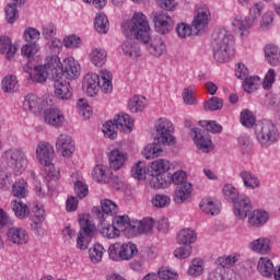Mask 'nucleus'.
<instances>
[{"label":"nucleus","mask_w":280,"mask_h":280,"mask_svg":"<svg viewBox=\"0 0 280 280\" xmlns=\"http://www.w3.org/2000/svg\"><path fill=\"white\" fill-rule=\"evenodd\" d=\"M255 121H257V119L255 118L253 112L244 109L241 113V124L245 126V128H253V126H255Z\"/></svg>","instance_id":"nucleus-60"},{"label":"nucleus","mask_w":280,"mask_h":280,"mask_svg":"<svg viewBox=\"0 0 280 280\" xmlns=\"http://www.w3.org/2000/svg\"><path fill=\"white\" fill-rule=\"evenodd\" d=\"M257 270L262 277L270 278L275 273V264H272V260L268 257H260Z\"/></svg>","instance_id":"nucleus-38"},{"label":"nucleus","mask_w":280,"mask_h":280,"mask_svg":"<svg viewBox=\"0 0 280 280\" xmlns=\"http://www.w3.org/2000/svg\"><path fill=\"white\" fill-rule=\"evenodd\" d=\"M38 51H40V44L36 43H26L21 48V54L23 58H34V56H36Z\"/></svg>","instance_id":"nucleus-52"},{"label":"nucleus","mask_w":280,"mask_h":280,"mask_svg":"<svg viewBox=\"0 0 280 280\" xmlns=\"http://www.w3.org/2000/svg\"><path fill=\"white\" fill-rule=\"evenodd\" d=\"M109 159V167L112 170H121V166L126 164V161H128V154L124 153L119 149H115L109 152L108 154Z\"/></svg>","instance_id":"nucleus-29"},{"label":"nucleus","mask_w":280,"mask_h":280,"mask_svg":"<svg viewBox=\"0 0 280 280\" xmlns=\"http://www.w3.org/2000/svg\"><path fill=\"white\" fill-rule=\"evenodd\" d=\"M12 194L15 198H25L27 196V182L25 179L16 180L12 186Z\"/></svg>","instance_id":"nucleus-50"},{"label":"nucleus","mask_w":280,"mask_h":280,"mask_svg":"<svg viewBox=\"0 0 280 280\" xmlns=\"http://www.w3.org/2000/svg\"><path fill=\"white\" fill-rule=\"evenodd\" d=\"M79 224L81 230L79 231L77 238V248L86 250V248H89V243L93 237L95 225L89 220V214H79Z\"/></svg>","instance_id":"nucleus-10"},{"label":"nucleus","mask_w":280,"mask_h":280,"mask_svg":"<svg viewBox=\"0 0 280 280\" xmlns=\"http://www.w3.org/2000/svg\"><path fill=\"white\" fill-rule=\"evenodd\" d=\"M240 261V254H232L229 256H221L215 260L217 266H221V268H232Z\"/></svg>","instance_id":"nucleus-47"},{"label":"nucleus","mask_w":280,"mask_h":280,"mask_svg":"<svg viewBox=\"0 0 280 280\" xmlns=\"http://www.w3.org/2000/svg\"><path fill=\"white\" fill-rule=\"evenodd\" d=\"M117 130L119 129L115 120H107L106 124L103 125V132L107 139H117Z\"/></svg>","instance_id":"nucleus-54"},{"label":"nucleus","mask_w":280,"mask_h":280,"mask_svg":"<svg viewBox=\"0 0 280 280\" xmlns=\"http://www.w3.org/2000/svg\"><path fill=\"white\" fill-rule=\"evenodd\" d=\"M55 95L59 100H71L73 92L71 91V84L61 78L55 80Z\"/></svg>","instance_id":"nucleus-25"},{"label":"nucleus","mask_w":280,"mask_h":280,"mask_svg":"<svg viewBox=\"0 0 280 280\" xmlns=\"http://www.w3.org/2000/svg\"><path fill=\"white\" fill-rule=\"evenodd\" d=\"M12 209L16 218H20V220H23L30 213V208H27V205L23 203L21 200H13Z\"/></svg>","instance_id":"nucleus-51"},{"label":"nucleus","mask_w":280,"mask_h":280,"mask_svg":"<svg viewBox=\"0 0 280 280\" xmlns=\"http://www.w3.org/2000/svg\"><path fill=\"white\" fill-rule=\"evenodd\" d=\"M114 226H116L117 231L121 233V231H126L132 237V221L128 215L116 217L113 220Z\"/></svg>","instance_id":"nucleus-42"},{"label":"nucleus","mask_w":280,"mask_h":280,"mask_svg":"<svg viewBox=\"0 0 280 280\" xmlns=\"http://www.w3.org/2000/svg\"><path fill=\"white\" fill-rule=\"evenodd\" d=\"M19 4L9 3L5 9V19L8 23H14L19 19V10L16 9Z\"/></svg>","instance_id":"nucleus-59"},{"label":"nucleus","mask_w":280,"mask_h":280,"mask_svg":"<svg viewBox=\"0 0 280 280\" xmlns=\"http://www.w3.org/2000/svg\"><path fill=\"white\" fill-rule=\"evenodd\" d=\"M19 47L12 43V39L8 36L0 37V54L4 56L5 60L12 61L16 58Z\"/></svg>","instance_id":"nucleus-20"},{"label":"nucleus","mask_w":280,"mask_h":280,"mask_svg":"<svg viewBox=\"0 0 280 280\" xmlns=\"http://www.w3.org/2000/svg\"><path fill=\"white\" fill-rule=\"evenodd\" d=\"M51 78H62V62L57 55H50L46 57V61L43 66Z\"/></svg>","instance_id":"nucleus-19"},{"label":"nucleus","mask_w":280,"mask_h":280,"mask_svg":"<svg viewBox=\"0 0 280 280\" xmlns=\"http://www.w3.org/2000/svg\"><path fill=\"white\" fill-rule=\"evenodd\" d=\"M114 124H116L120 132H130V130H132V126H135L132 118L128 114H119L116 116L114 118Z\"/></svg>","instance_id":"nucleus-37"},{"label":"nucleus","mask_w":280,"mask_h":280,"mask_svg":"<svg viewBox=\"0 0 280 280\" xmlns=\"http://www.w3.org/2000/svg\"><path fill=\"white\" fill-rule=\"evenodd\" d=\"M44 172L46 174L47 188L54 189V185L60 180V168L56 167L54 162L44 164Z\"/></svg>","instance_id":"nucleus-28"},{"label":"nucleus","mask_w":280,"mask_h":280,"mask_svg":"<svg viewBox=\"0 0 280 280\" xmlns=\"http://www.w3.org/2000/svg\"><path fill=\"white\" fill-rule=\"evenodd\" d=\"M172 167V164L166 159H158L150 163V174H167Z\"/></svg>","instance_id":"nucleus-33"},{"label":"nucleus","mask_w":280,"mask_h":280,"mask_svg":"<svg viewBox=\"0 0 280 280\" xmlns=\"http://www.w3.org/2000/svg\"><path fill=\"white\" fill-rule=\"evenodd\" d=\"M265 58L269 65L277 67L280 65V49L275 45H268L265 47Z\"/></svg>","instance_id":"nucleus-41"},{"label":"nucleus","mask_w":280,"mask_h":280,"mask_svg":"<svg viewBox=\"0 0 280 280\" xmlns=\"http://www.w3.org/2000/svg\"><path fill=\"white\" fill-rule=\"evenodd\" d=\"M161 145H163V144L159 143V142H153V143L147 144L142 151V155L148 161H150L152 159H159V156H161V154H163V148H161Z\"/></svg>","instance_id":"nucleus-40"},{"label":"nucleus","mask_w":280,"mask_h":280,"mask_svg":"<svg viewBox=\"0 0 280 280\" xmlns=\"http://www.w3.org/2000/svg\"><path fill=\"white\" fill-rule=\"evenodd\" d=\"M205 272V260L202 258H195L188 267L189 277H200Z\"/></svg>","instance_id":"nucleus-45"},{"label":"nucleus","mask_w":280,"mask_h":280,"mask_svg":"<svg viewBox=\"0 0 280 280\" xmlns=\"http://www.w3.org/2000/svg\"><path fill=\"white\" fill-rule=\"evenodd\" d=\"M145 174H147L145 162H138L131 168L132 178H137L138 180H143V178H145Z\"/></svg>","instance_id":"nucleus-62"},{"label":"nucleus","mask_w":280,"mask_h":280,"mask_svg":"<svg viewBox=\"0 0 280 280\" xmlns=\"http://www.w3.org/2000/svg\"><path fill=\"white\" fill-rule=\"evenodd\" d=\"M150 185L153 189H165L172 185V177L167 173L151 174Z\"/></svg>","instance_id":"nucleus-30"},{"label":"nucleus","mask_w":280,"mask_h":280,"mask_svg":"<svg viewBox=\"0 0 280 280\" xmlns=\"http://www.w3.org/2000/svg\"><path fill=\"white\" fill-rule=\"evenodd\" d=\"M165 49V42H163L161 37H155L148 47L149 54H151V56H155V58L163 56Z\"/></svg>","instance_id":"nucleus-44"},{"label":"nucleus","mask_w":280,"mask_h":280,"mask_svg":"<svg viewBox=\"0 0 280 280\" xmlns=\"http://www.w3.org/2000/svg\"><path fill=\"white\" fill-rule=\"evenodd\" d=\"M23 36L25 43L38 44V40H40V31L34 27H27L25 28Z\"/></svg>","instance_id":"nucleus-58"},{"label":"nucleus","mask_w":280,"mask_h":280,"mask_svg":"<svg viewBox=\"0 0 280 280\" xmlns=\"http://www.w3.org/2000/svg\"><path fill=\"white\" fill-rule=\"evenodd\" d=\"M137 253H139V249L132 242L124 244L115 243L108 248V255L113 261H130Z\"/></svg>","instance_id":"nucleus-8"},{"label":"nucleus","mask_w":280,"mask_h":280,"mask_svg":"<svg viewBox=\"0 0 280 280\" xmlns=\"http://www.w3.org/2000/svg\"><path fill=\"white\" fill-rule=\"evenodd\" d=\"M155 141L162 145H174L176 138H174V124L167 118H160L155 122Z\"/></svg>","instance_id":"nucleus-9"},{"label":"nucleus","mask_w":280,"mask_h":280,"mask_svg":"<svg viewBox=\"0 0 280 280\" xmlns=\"http://www.w3.org/2000/svg\"><path fill=\"white\" fill-rule=\"evenodd\" d=\"M154 229V219L144 218L142 220H133L132 221V234L131 237L139 235L141 233H152Z\"/></svg>","instance_id":"nucleus-23"},{"label":"nucleus","mask_w":280,"mask_h":280,"mask_svg":"<svg viewBox=\"0 0 280 280\" xmlns=\"http://www.w3.org/2000/svg\"><path fill=\"white\" fill-rule=\"evenodd\" d=\"M56 148L61 153V156L66 159H71L73 152H75V143H73L71 136L67 133H61L57 137Z\"/></svg>","instance_id":"nucleus-15"},{"label":"nucleus","mask_w":280,"mask_h":280,"mask_svg":"<svg viewBox=\"0 0 280 280\" xmlns=\"http://www.w3.org/2000/svg\"><path fill=\"white\" fill-rule=\"evenodd\" d=\"M43 118L45 124L54 128H60L65 124V114L58 108L45 109Z\"/></svg>","instance_id":"nucleus-18"},{"label":"nucleus","mask_w":280,"mask_h":280,"mask_svg":"<svg viewBox=\"0 0 280 280\" xmlns=\"http://www.w3.org/2000/svg\"><path fill=\"white\" fill-rule=\"evenodd\" d=\"M101 208L105 215H117L119 208L113 200L105 199L101 202Z\"/></svg>","instance_id":"nucleus-56"},{"label":"nucleus","mask_w":280,"mask_h":280,"mask_svg":"<svg viewBox=\"0 0 280 280\" xmlns=\"http://www.w3.org/2000/svg\"><path fill=\"white\" fill-rule=\"evenodd\" d=\"M264 12V2H255L249 9V18H235L232 21L233 32H241V36H244V32H248L255 24V20L261 16Z\"/></svg>","instance_id":"nucleus-7"},{"label":"nucleus","mask_w":280,"mask_h":280,"mask_svg":"<svg viewBox=\"0 0 280 280\" xmlns=\"http://www.w3.org/2000/svg\"><path fill=\"white\" fill-rule=\"evenodd\" d=\"M1 89L4 93H16L19 91V80L15 75L9 74L2 79Z\"/></svg>","instance_id":"nucleus-43"},{"label":"nucleus","mask_w":280,"mask_h":280,"mask_svg":"<svg viewBox=\"0 0 280 280\" xmlns=\"http://www.w3.org/2000/svg\"><path fill=\"white\" fill-rule=\"evenodd\" d=\"M83 91L93 97L97 95L100 91L103 93L113 92V73L108 70H101L97 73L90 72L83 79Z\"/></svg>","instance_id":"nucleus-2"},{"label":"nucleus","mask_w":280,"mask_h":280,"mask_svg":"<svg viewBox=\"0 0 280 280\" xmlns=\"http://www.w3.org/2000/svg\"><path fill=\"white\" fill-rule=\"evenodd\" d=\"M192 250L194 247H191V245H183L182 247L175 249L174 256L177 259H187V257H191Z\"/></svg>","instance_id":"nucleus-64"},{"label":"nucleus","mask_w":280,"mask_h":280,"mask_svg":"<svg viewBox=\"0 0 280 280\" xmlns=\"http://www.w3.org/2000/svg\"><path fill=\"white\" fill-rule=\"evenodd\" d=\"M102 235L104 237H107L108 240H115V237H119L120 232L116 229V226L113 224H105L101 230Z\"/></svg>","instance_id":"nucleus-63"},{"label":"nucleus","mask_w":280,"mask_h":280,"mask_svg":"<svg viewBox=\"0 0 280 280\" xmlns=\"http://www.w3.org/2000/svg\"><path fill=\"white\" fill-rule=\"evenodd\" d=\"M32 221L31 224L33 231H36L37 235L43 233V222H45V208L43 205L36 203L32 210Z\"/></svg>","instance_id":"nucleus-22"},{"label":"nucleus","mask_w":280,"mask_h":280,"mask_svg":"<svg viewBox=\"0 0 280 280\" xmlns=\"http://www.w3.org/2000/svg\"><path fill=\"white\" fill-rule=\"evenodd\" d=\"M104 253H106V249L102 244L100 243L94 244L89 249V257L92 264H100V261H102V258L104 257Z\"/></svg>","instance_id":"nucleus-46"},{"label":"nucleus","mask_w":280,"mask_h":280,"mask_svg":"<svg viewBox=\"0 0 280 280\" xmlns=\"http://www.w3.org/2000/svg\"><path fill=\"white\" fill-rule=\"evenodd\" d=\"M121 49H122L125 56H128L129 58H132L133 60L139 58V56H141V48L139 47V44H137L132 39L125 40L122 43Z\"/></svg>","instance_id":"nucleus-39"},{"label":"nucleus","mask_w":280,"mask_h":280,"mask_svg":"<svg viewBox=\"0 0 280 280\" xmlns=\"http://www.w3.org/2000/svg\"><path fill=\"white\" fill-rule=\"evenodd\" d=\"M199 207L201 211L210 213V215H218L220 213V202L211 197H205L200 201Z\"/></svg>","instance_id":"nucleus-32"},{"label":"nucleus","mask_w":280,"mask_h":280,"mask_svg":"<svg viewBox=\"0 0 280 280\" xmlns=\"http://www.w3.org/2000/svg\"><path fill=\"white\" fill-rule=\"evenodd\" d=\"M240 178L243 180V185L246 189H259V187H261V179L250 171H241Z\"/></svg>","instance_id":"nucleus-27"},{"label":"nucleus","mask_w":280,"mask_h":280,"mask_svg":"<svg viewBox=\"0 0 280 280\" xmlns=\"http://www.w3.org/2000/svg\"><path fill=\"white\" fill-rule=\"evenodd\" d=\"M224 106V101L222 98L212 96L210 100L206 101L203 104L205 110H222V107Z\"/></svg>","instance_id":"nucleus-53"},{"label":"nucleus","mask_w":280,"mask_h":280,"mask_svg":"<svg viewBox=\"0 0 280 280\" xmlns=\"http://www.w3.org/2000/svg\"><path fill=\"white\" fill-rule=\"evenodd\" d=\"M222 192L228 202H233V212L236 218L240 220H245V218H248V213H250V209H253L250 198L244 195L240 196V190H237L233 184H225Z\"/></svg>","instance_id":"nucleus-4"},{"label":"nucleus","mask_w":280,"mask_h":280,"mask_svg":"<svg viewBox=\"0 0 280 280\" xmlns=\"http://www.w3.org/2000/svg\"><path fill=\"white\" fill-rule=\"evenodd\" d=\"M23 108L26 113L33 115H40L47 108V101L40 98L38 95L31 93L24 96Z\"/></svg>","instance_id":"nucleus-12"},{"label":"nucleus","mask_w":280,"mask_h":280,"mask_svg":"<svg viewBox=\"0 0 280 280\" xmlns=\"http://www.w3.org/2000/svg\"><path fill=\"white\" fill-rule=\"evenodd\" d=\"M26 73H30V78L32 81L39 83L47 82V75H50L44 66L35 67L33 74L32 72H30V70H26Z\"/></svg>","instance_id":"nucleus-48"},{"label":"nucleus","mask_w":280,"mask_h":280,"mask_svg":"<svg viewBox=\"0 0 280 280\" xmlns=\"http://www.w3.org/2000/svg\"><path fill=\"white\" fill-rule=\"evenodd\" d=\"M191 135L194 137L195 145H197L198 150L205 153L211 152V150H213V142L211 141V137L208 135H202L198 128H192Z\"/></svg>","instance_id":"nucleus-17"},{"label":"nucleus","mask_w":280,"mask_h":280,"mask_svg":"<svg viewBox=\"0 0 280 280\" xmlns=\"http://www.w3.org/2000/svg\"><path fill=\"white\" fill-rule=\"evenodd\" d=\"M108 60V52L104 48H92L90 51V61L94 67H102Z\"/></svg>","instance_id":"nucleus-34"},{"label":"nucleus","mask_w":280,"mask_h":280,"mask_svg":"<svg viewBox=\"0 0 280 280\" xmlns=\"http://www.w3.org/2000/svg\"><path fill=\"white\" fill-rule=\"evenodd\" d=\"M272 241L268 237H259L249 243V248L253 253H258V255H270L272 248Z\"/></svg>","instance_id":"nucleus-24"},{"label":"nucleus","mask_w":280,"mask_h":280,"mask_svg":"<svg viewBox=\"0 0 280 280\" xmlns=\"http://www.w3.org/2000/svg\"><path fill=\"white\" fill-rule=\"evenodd\" d=\"M2 163H5L8 167H12L15 174H23L30 165V160L23 150L20 149H9L2 153Z\"/></svg>","instance_id":"nucleus-6"},{"label":"nucleus","mask_w":280,"mask_h":280,"mask_svg":"<svg viewBox=\"0 0 280 280\" xmlns=\"http://www.w3.org/2000/svg\"><path fill=\"white\" fill-rule=\"evenodd\" d=\"M92 176L96 183H108V174L104 165H96L92 171Z\"/></svg>","instance_id":"nucleus-55"},{"label":"nucleus","mask_w":280,"mask_h":280,"mask_svg":"<svg viewBox=\"0 0 280 280\" xmlns=\"http://www.w3.org/2000/svg\"><path fill=\"white\" fill-rule=\"evenodd\" d=\"M61 75H66L68 80H75L80 77V63L73 58H67L61 63Z\"/></svg>","instance_id":"nucleus-21"},{"label":"nucleus","mask_w":280,"mask_h":280,"mask_svg":"<svg viewBox=\"0 0 280 280\" xmlns=\"http://www.w3.org/2000/svg\"><path fill=\"white\" fill-rule=\"evenodd\" d=\"M191 191H194V186L191 183H186L178 186L173 195V200L176 205H183L186 200H189L191 196Z\"/></svg>","instance_id":"nucleus-26"},{"label":"nucleus","mask_w":280,"mask_h":280,"mask_svg":"<svg viewBox=\"0 0 280 280\" xmlns=\"http://www.w3.org/2000/svg\"><path fill=\"white\" fill-rule=\"evenodd\" d=\"M255 137L261 148H270L279 141V129L271 120H260L254 128Z\"/></svg>","instance_id":"nucleus-5"},{"label":"nucleus","mask_w":280,"mask_h":280,"mask_svg":"<svg viewBox=\"0 0 280 280\" xmlns=\"http://www.w3.org/2000/svg\"><path fill=\"white\" fill-rule=\"evenodd\" d=\"M94 26L98 34H106L108 32V18L104 13L96 14Z\"/></svg>","instance_id":"nucleus-49"},{"label":"nucleus","mask_w":280,"mask_h":280,"mask_svg":"<svg viewBox=\"0 0 280 280\" xmlns=\"http://www.w3.org/2000/svg\"><path fill=\"white\" fill-rule=\"evenodd\" d=\"M270 220V214L266 210H254L248 218L250 226H264Z\"/></svg>","instance_id":"nucleus-31"},{"label":"nucleus","mask_w":280,"mask_h":280,"mask_svg":"<svg viewBox=\"0 0 280 280\" xmlns=\"http://www.w3.org/2000/svg\"><path fill=\"white\" fill-rule=\"evenodd\" d=\"M154 30L158 34H170L174 30V19L165 12L155 13L153 16Z\"/></svg>","instance_id":"nucleus-13"},{"label":"nucleus","mask_w":280,"mask_h":280,"mask_svg":"<svg viewBox=\"0 0 280 280\" xmlns=\"http://www.w3.org/2000/svg\"><path fill=\"white\" fill-rule=\"evenodd\" d=\"M243 80L244 91H246L247 93H253V91H257V86H259L261 82L259 77H246V79Z\"/></svg>","instance_id":"nucleus-61"},{"label":"nucleus","mask_w":280,"mask_h":280,"mask_svg":"<svg viewBox=\"0 0 280 280\" xmlns=\"http://www.w3.org/2000/svg\"><path fill=\"white\" fill-rule=\"evenodd\" d=\"M172 203V198L167 195H161L158 194L152 199L153 207H156V209H164V207H170Z\"/></svg>","instance_id":"nucleus-57"},{"label":"nucleus","mask_w":280,"mask_h":280,"mask_svg":"<svg viewBox=\"0 0 280 280\" xmlns=\"http://www.w3.org/2000/svg\"><path fill=\"white\" fill-rule=\"evenodd\" d=\"M56 151L49 142L42 141L36 147V159L40 165H49L54 163Z\"/></svg>","instance_id":"nucleus-14"},{"label":"nucleus","mask_w":280,"mask_h":280,"mask_svg":"<svg viewBox=\"0 0 280 280\" xmlns=\"http://www.w3.org/2000/svg\"><path fill=\"white\" fill-rule=\"evenodd\" d=\"M121 30L127 38L133 36L144 45L150 40V21L143 12H135L131 20L122 24Z\"/></svg>","instance_id":"nucleus-3"},{"label":"nucleus","mask_w":280,"mask_h":280,"mask_svg":"<svg viewBox=\"0 0 280 280\" xmlns=\"http://www.w3.org/2000/svg\"><path fill=\"white\" fill-rule=\"evenodd\" d=\"M147 106H148V98L141 95H135L129 100V103H128V108L130 113H135V114L143 113Z\"/></svg>","instance_id":"nucleus-35"},{"label":"nucleus","mask_w":280,"mask_h":280,"mask_svg":"<svg viewBox=\"0 0 280 280\" xmlns=\"http://www.w3.org/2000/svg\"><path fill=\"white\" fill-rule=\"evenodd\" d=\"M210 21L211 11L209 10V7L205 3L197 4L196 14L192 20V27H195L197 32H205L209 26Z\"/></svg>","instance_id":"nucleus-11"},{"label":"nucleus","mask_w":280,"mask_h":280,"mask_svg":"<svg viewBox=\"0 0 280 280\" xmlns=\"http://www.w3.org/2000/svg\"><path fill=\"white\" fill-rule=\"evenodd\" d=\"M198 240V235L196 234V231L191 229H183L177 234V244L180 245H189L195 244V242Z\"/></svg>","instance_id":"nucleus-36"},{"label":"nucleus","mask_w":280,"mask_h":280,"mask_svg":"<svg viewBox=\"0 0 280 280\" xmlns=\"http://www.w3.org/2000/svg\"><path fill=\"white\" fill-rule=\"evenodd\" d=\"M7 237L12 244L18 246H23L30 242V233L23 228H9L7 231Z\"/></svg>","instance_id":"nucleus-16"},{"label":"nucleus","mask_w":280,"mask_h":280,"mask_svg":"<svg viewBox=\"0 0 280 280\" xmlns=\"http://www.w3.org/2000/svg\"><path fill=\"white\" fill-rule=\"evenodd\" d=\"M233 45H235V36L226 30H219L212 34V52L217 62H229L233 55Z\"/></svg>","instance_id":"nucleus-1"}]
</instances>
